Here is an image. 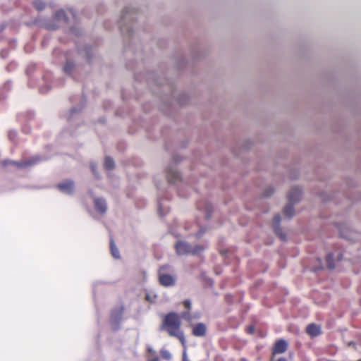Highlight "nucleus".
Masks as SVG:
<instances>
[{
	"label": "nucleus",
	"mask_w": 361,
	"mask_h": 361,
	"mask_svg": "<svg viewBox=\"0 0 361 361\" xmlns=\"http://www.w3.org/2000/svg\"><path fill=\"white\" fill-rule=\"evenodd\" d=\"M47 159L48 158L45 156L35 155L23 161H12V164L20 169H25L35 166L43 161L47 160Z\"/></svg>",
	"instance_id": "obj_5"
},
{
	"label": "nucleus",
	"mask_w": 361,
	"mask_h": 361,
	"mask_svg": "<svg viewBox=\"0 0 361 361\" xmlns=\"http://www.w3.org/2000/svg\"><path fill=\"white\" fill-rule=\"evenodd\" d=\"M207 331V326L202 322H199L194 325L192 333L195 336L203 337L205 336Z\"/></svg>",
	"instance_id": "obj_17"
},
{
	"label": "nucleus",
	"mask_w": 361,
	"mask_h": 361,
	"mask_svg": "<svg viewBox=\"0 0 361 361\" xmlns=\"http://www.w3.org/2000/svg\"><path fill=\"white\" fill-rule=\"evenodd\" d=\"M181 325L180 317L176 312H171L166 314L163 319V327L167 328V331L171 336L178 338L184 344V334L182 331L178 332Z\"/></svg>",
	"instance_id": "obj_3"
},
{
	"label": "nucleus",
	"mask_w": 361,
	"mask_h": 361,
	"mask_svg": "<svg viewBox=\"0 0 361 361\" xmlns=\"http://www.w3.org/2000/svg\"><path fill=\"white\" fill-rule=\"evenodd\" d=\"M90 166L92 173H93L94 176L96 178H99L100 176H99V172H98V171L97 169V163L93 161H92L90 163Z\"/></svg>",
	"instance_id": "obj_28"
},
{
	"label": "nucleus",
	"mask_w": 361,
	"mask_h": 361,
	"mask_svg": "<svg viewBox=\"0 0 361 361\" xmlns=\"http://www.w3.org/2000/svg\"><path fill=\"white\" fill-rule=\"evenodd\" d=\"M54 18L57 21H63L64 23L68 22V17L63 9L56 11L54 15Z\"/></svg>",
	"instance_id": "obj_21"
},
{
	"label": "nucleus",
	"mask_w": 361,
	"mask_h": 361,
	"mask_svg": "<svg viewBox=\"0 0 361 361\" xmlns=\"http://www.w3.org/2000/svg\"><path fill=\"white\" fill-rule=\"evenodd\" d=\"M281 216L279 214L274 215L273 218L272 227L274 233L281 240H286V235L283 233L281 226Z\"/></svg>",
	"instance_id": "obj_8"
},
{
	"label": "nucleus",
	"mask_w": 361,
	"mask_h": 361,
	"mask_svg": "<svg viewBox=\"0 0 361 361\" xmlns=\"http://www.w3.org/2000/svg\"><path fill=\"white\" fill-rule=\"evenodd\" d=\"M134 75L136 80L141 81L142 80V77L140 73L135 72ZM143 80H145V82L150 88H152L153 86L160 88L159 91L152 90V92L154 94L159 95L163 104L162 110L164 111H166L167 109L171 108L175 102L178 104L183 106L186 104L189 100V96L185 92L177 95L173 81L165 77L160 78L157 73H146ZM166 114L168 113L166 112Z\"/></svg>",
	"instance_id": "obj_1"
},
{
	"label": "nucleus",
	"mask_w": 361,
	"mask_h": 361,
	"mask_svg": "<svg viewBox=\"0 0 361 361\" xmlns=\"http://www.w3.org/2000/svg\"><path fill=\"white\" fill-rule=\"evenodd\" d=\"M124 307L123 305L116 307L111 310L110 316V322L114 330H118L120 328V324L122 320Z\"/></svg>",
	"instance_id": "obj_7"
},
{
	"label": "nucleus",
	"mask_w": 361,
	"mask_h": 361,
	"mask_svg": "<svg viewBox=\"0 0 361 361\" xmlns=\"http://www.w3.org/2000/svg\"><path fill=\"white\" fill-rule=\"evenodd\" d=\"M204 210L206 219H209L212 217V214L213 212L212 205L209 202H205L204 205Z\"/></svg>",
	"instance_id": "obj_25"
},
{
	"label": "nucleus",
	"mask_w": 361,
	"mask_h": 361,
	"mask_svg": "<svg viewBox=\"0 0 361 361\" xmlns=\"http://www.w3.org/2000/svg\"><path fill=\"white\" fill-rule=\"evenodd\" d=\"M69 11H70V13H71V15H72L73 17H75V11H74L73 8H70V9H69Z\"/></svg>",
	"instance_id": "obj_46"
},
{
	"label": "nucleus",
	"mask_w": 361,
	"mask_h": 361,
	"mask_svg": "<svg viewBox=\"0 0 361 361\" xmlns=\"http://www.w3.org/2000/svg\"><path fill=\"white\" fill-rule=\"evenodd\" d=\"M207 232V228L201 226L199 228V231L197 232L195 236L197 238H200L203 236V235Z\"/></svg>",
	"instance_id": "obj_34"
},
{
	"label": "nucleus",
	"mask_w": 361,
	"mask_h": 361,
	"mask_svg": "<svg viewBox=\"0 0 361 361\" xmlns=\"http://www.w3.org/2000/svg\"><path fill=\"white\" fill-rule=\"evenodd\" d=\"M110 250L113 257L115 259H120L121 255L118 248L117 247L114 240L112 238L110 240Z\"/></svg>",
	"instance_id": "obj_23"
},
{
	"label": "nucleus",
	"mask_w": 361,
	"mask_h": 361,
	"mask_svg": "<svg viewBox=\"0 0 361 361\" xmlns=\"http://www.w3.org/2000/svg\"><path fill=\"white\" fill-rule=\"evenodd\" d=\"M274 193V188L272 186H268L263 191L262 196L263 197L268 198L270 197Z\"/></svg>",
	"instance_id": "obj_29"
},
{
	"label": "nucleus",
	"mask_w": 361,
	"mask_h": 361,
	"mask_svg": "<svg viewBox=\"0 0 361 361\" xmlns=\"http://www.w3.org/2000/svg\"><path fill=\"white\" fill-rule=\"evenodd\" d=\"M33 6L38 11H42L46 8V4L42 0H36L33 1Z\"/></svg>",
	"instance_id": "obj_27"
},
{
	"label": "nucleus",
	"mask_w": 361,
	"mask_h": 361,
	"mask_svg": "<svg viewBox=\"0 0 361 361\" xmlns=\"http://www.w3.org/2000/svg\"><path fill=\"white\" fill-rule=\"evenodd\" d=\"M47 27L51 30H56L57 28V27L55 25H49Z\"/></svg>",
	"instance_id": "obj_47"
},
{
	"label": "nucleus",
	"mask_w": 361,
	"mask_h": 361,
	"mask_svg": "<svg viewBox=\"0 0 361 361\" xmlns=\"http://www.w3.org/2000/svg\"><path fill=\"white\" fill-rule=\"evenodd\" d=\"M166 173L167 180L169 184H176L181 180V176L174 166H169L166 169Z\"/></svg>",
	"instance_id": "obj_10"
},
{
	"label": "nucleus",
	"mask_w": 361,
	"mask_h": 361,
	"mask_svg": "<svg viewBox=\"0 0 361 361\" xmlns=\"http://www.w3.org/2000/svg\"><path fill=\"white\" fill-rule=\"evenodd\" d=\"M180 317L188 322H191L192 319V317L190 313V310L182 312L180 314Z\"/></svg>",
	"instance_id": "obj_31"
},
{
	"label": "nucleus",
	"mask_w": 361,
	"mask_h": 361,
	"mask_svg": "<svg viewBox=\"0 0 361 361\" xmlns=\"http://www.w3.org/2000/svg\"><path fill=\"white\" fill-rule=\"evenodd\" d=\"M186 145H187L184 143V144L183 145V146H182V147H186Z\"/></svg>",
	"instance_id": "obj_51"
},
{
	"label": "nucleus",
	"mask_w": 361,
	"mask_h": 361,
	"mask_svg": "<svg viewBox=\"0 0 361 361\" xmlns=\"http://www.w3.org/2000/svg\"><path fill=\"white\" fill-rule=\"evenodd\" d=\"M169 206L166 204V200L163 198L158 200V213L160 216H165L169 212Z\"/></svg>",
	"instance_id": "obj_19"
},
{
	"label": "nucleus",
	"mask_w": 361,
	"mask_h": 361,
	"mask_svg": "<svg viewBox=\"0 0 361 361\" xmlns=\"http://www.w3.org/2000/svg\"><path fill=\"white\" fill-rule=\"evenodd\" d=\"M71 31L74 32L76 35H79L80 32L77 28H72Z\"/></svg>",
	"instance_id": "obj_42"
},
{
	"label": "nucleus",
	"mask_w": 361,
	"mask_h": 361,
	"mask_svg": "<svg viewBox=\"0 0 361 361\" xmlns=\"http://www.w3.org/2000/svg\"><path fill=\"white\" fill-rule=\"evenodd\" d=\"M192 54H193L194 59H200L201 57V56H198L197 54L195 53V51H193Z\"/></svg>",
	"instance_id": "obj_45"
},
{
	"label": "nucleus",
	"mask_w": 361,
	"mask_h": 361,
	"mask_svg": "<svg viewBox=\"0 0 361 361\" xmlns=\"http://www.w3.org/2000/svg\"><path fill=\"white\" fill-rule=\"evenodd\" d=\"M160 354L162 358L166 360H170L172 357L171 353L166 349H161L160 350Z\"/></svg>",
	"instance_id": "obj_30"
},
{
	"label": "nucleus",
	"mask_w": 361,
	"mask_h": 361,
	"mask_svg": "<svg viewBox=\"0 0 361 361\" xmlns=\"http://www.w3.org/2000/svg\"><path fill=\"white\" fill-rule=\"evenodd\" d=\"M357 361H361V360H357Z\"/></svg>",
	"instance_id": "obj_53"
},
{
	"label": "nucleus",
	"mask_w": 361,
	"mask_h": 361,
	"mask_svg": "<svg viewBox=\"0 0 361 361\" xmlns=\"http://www.w3.org/2000/svg\"><path fill=\"white\" fill-rule=\"evenodd\" d=\"M326 262L329 269H333L335 267L334 255L332 253H328L326 257Z\"/></svg>",
	"instance_id": "obj_26"
},
{
	"label": "nucleus",
	"mask_w": 361,
	"mask_h": 361,
	"mask_svg": "<svg viewBox=\"0 0 361 361\" xmlns=\"http://www.w3.org/2000/svg\"><path fill=\"white\" fill-rule=\"evenodd\" d=\"M146 299L148 300L149 299V297L148 295H146Z\"/></svg>",
	"instance_id": "obj_50"
},
{
	"label": "nucleus",
	"mask_w": 361,
	"mask_h": 361,
	"mask_svg": "<svg viewBox=\"0 0 361 361\" xmlns=\"http://www.w3.org/2000/svg\"><path fill=\"white\" fill-rule=\"evenodd\" d=\"M183 304L184 307L188 310H190L191 309L192 302L191 300L189 299H186L183 302Z\"/></svg>",
	"instance_id": "obj_36"
},
{
	"label": "nucleus",
	"mask_w": 361,
	"mask_h": 361,
	"mask_svg": "<svg viewBox=\"0 0 361 361\" xmlns=\"http://www.w3.org/2000/svg\"><path fill=\"white\" fill-rule=\"evenodd\" d=\"M294 204V203L288 202V204L283 208L284 215L289 219L292 218L295 214Z\"/></svg>",
	"instance_id": "obj_22"
},
{
	"label": "nucleus",
	"mask_w": 361,
	"mask_h": 361,
	"mask_svg": "<svg viewBox=\"0 0 361 361\" xmlns=\"http://www.w3.org/2000/svg\"><path fill=\"white\" fill-rule=\"evenodd\" d=\"M300 196L301 189L298 187H293L288 195V202L295 204L300 200Z\"/></svg>",
	"instance_id": "obj_16"
},
{
	"label": "nucleus",
	"mask_w": 361,
	"mask_h": 361,
	"mask_svg": "<svg viewBox=\"0 0 361 361\" xmlns=\"http://www.w3.org/2000/svg\"><path fill=\"white\" fill-rule=\"evenodd\" d=\"M77 51L79 56L84 58L87 63H91L92 62L94 52L91 45L87 44H77Z\"/></svg>",
	"instance_id": "obj_6"
},
{
	"label": "nucleus",
	"mask_w": 361,
	"mask_h": 361,
	"mask_svg": "<svg viewBox=\"0 0 361 361\" xmlns=\"http://www.w3.org/2000/svg\"><path fill=\"white\" fill-rule=\"evenodd\" d=\"M288 348V343L286 340L281 338L277 340L273 348L274 354H281L283 353Z\"/></svg>",
	"instance_id": "obj_15"
},
{
	"label": "nucleus",
	"mask_w": 361,
	"mask_h": 361,
	"mask_svg": "<svg viewBox=\"0 0 361 361\" xmlns=\"http://www.w3.org/2000/svg\"><path fill=\"white\" fill-rule=\"evenodd\" d=\"M306 332L309 336L313 338L320 335L322 334V329L319 325L311 323L307 326Z\"/></svg>",
	"instance_id": "obj_18"
},
{
	"label": "nucleus",
	"mask_w": 361,
	"mask_h": 361,
	"mask_svg": "<svg viewBox=\"0 0 361 361\" xmlns=\"http://www.w3.org/2000/svg\"><path fill=\"white\" fill-rule=\"evenodd\" d=\"M128 69L134 70V66L131 62H128L126 65Z\"/></svg>",
	"instance_id": "obj_41"
},
{
	"label": "nucleus",
	"mask_w": 361,
	"mask_h": 361,
	"mask_svg": "<svg viewBox=\"0 0 361 361\" xmlns=\"http://www.w3.org/2000/svg\"><path fill=\"white\" fill-rule=\"evenodd\" d=\"M85 104L86 99L82 97L80 102V104L77 106H74L70 109L66 118L68 121L70 123L72 122Z\"/></svg>",
	"instance_id": "obj_11"
},
{
	"label": "nucleus",
	"mask_w": 361,
	"mask_h": 361,
	"mask_svg": "<svg viewBox=\"0 0 361 361\" xmlns=\"http://www.w3.org/2000/svg\"><path fill=\"white\" fill-rule=\"evenodd\" d=\"M12 89V82L7 80L1 87H0V100L3 101L6 98V92L11 91Z\"/></svg>",
	"instance_id": "obj_20"
},
{
	"label": "nucleus",
	"mask_w": 361,
	"mask_h": 361,
	"mask_svg": "<svg viewBox=\"0 0 361 361\" xmlns=\"http://www.w3.org/2000/svg\"><path fill=\"white\" fill-rule=\"evenodd\" d=\"M114 166L115 163L114 159L110 157H106L104 163V167L105 169L107 171H111L114 169Z\"/></svg>",
	"instance_id": "obj_24"
},
{
	"label": "nucleus",
	"mask_w": 361,
	"mask_h": 361,
	"mask_svg": "<svg viewBox=\"0 0 361 361\" xmlns=\"http://www.w3.org/2000/svg\"><path fill=\"white\" fill-rule=\"evenodd\" d=\"M137 9L133 6L126 7L123 11L121 16L118 21L119 30L125 37L124 51L133 52L135 56V60L142 58V47L135 44V37L134 33V23L137 19Z\"/></svg>",
	"instance_id": "obj_2"
},
{
	"label": "nucleus",
	"mask_w": 361,
	"mask_h": 361,
	"mask_svg": "<svg viewBox=\"0 0 361 361\" xmlns=\"http://www.w3.org/2000/svg\"><path fill=\"white\" fill-rule=\"evenodd\" d=\"M186 64V60L184 57H180L177 61L176 62V66L177 68L180 69L183 67L185 66Z\"/></svg>",
	"instance_id": "obj_32"
},
{
	"label": "nucleus",
	"mask_w": 361,
	"mask_h": 361,
	"mask_svg": "<svg viewBox=\"0 0 361 361\" xmlns=\"http://www.w3.org/2000/svg\"><path fill=\"white\" fill-rule=\"evenodd\" d=\"M159 281L161 285L169 287L175 284V279L169 274H159Z\"/></svg>",
	"instance_id": "obj_14"
},
{
	"label": "nucleus",
	"mask_w": 361,
	"mask_h": 361,
	"mask_svg": "<svg viewBox=\"0 0 361 361\" xmlns=\"http://www.w3.org/2000/svg\"><path fill=\"white\" fill-rule=\"evenodd\" d=\"M50 89V85L46 84L44 86L40 87L39 91L42 94H47Z\"/></svg>",
	"instance_id": "obj_35"
},
{
	"label": "nucleus",
	"mask_w": 361,
	"mask_h": 361,
	"mask_svg": "<svg viewBox=\"0 0 361 361\" xmlns=\"http://www.w3.org/2000/svg\"><path fill=\"white\" fill-rule=\"evenodd\" d=\"M17 137V131L15 130H10L8 133V137L11 142H15Z\"/></svg>",
	"instance_id": "obj_33"
},
{
	"label": "nucleus",
	"mask_w": 361,
	"mask_h": 361,
	"mask_svg": "<svg viewBox=\"0 0 361 361\" xmlns=\"http://www.w3.org/2000/svg\"><path fill=\"white\" fill-rule=\"evenodd\" d=\"M2 164L4 166H6L8 164H12V160L6 159L2 161Z\"/></svg>",
	"instance_id": "obj_39"
},
{
	"label": "nucleus",
	"mask_w": 361,
	"mask_h": 361,
	"mask_svg": "<svg viewBox=\"0 0 361 361\" xmlns=\"http://www.w3.org/2000/svg\"><path fill=\"white\" fill-rule=\"evenodd\" d=\"M95 210L100 214H104L107 211V203L104 198L95 197L93 198Z\"/></svg>",
	"instance_id": "obj_12"
},
{
	"label": "nucleus",
	"mask_w": 361,
	"mask_h": 361,
	"mask_svg": "<svg viewBox=\"0 0 361 361\" xmlns=\"http://www.w3.org/2000/svg\"><path fill=\"white\" fill-rule=\"evenodd\" d=\"M97 283H94L93 284V293H94H94H95V287H96Z\"/></svg>",
	"instance_id": "obj_48"
},
{
	"label": "nucleus",
	"mask_w": 361,
	"mask_h": 361,
	"mask_svg": "<svg viewBox=\"0 0 361 361\" xmlns=\"http://www.w3.org/2000/svg\"><path fill=\"white\" fill-rule=\"evenodd\" d=\"M155 183H156V186H157V189L159 190H162L161 186L160 183L157 182V180H155Z\"/></svg>",
	"instance_id": "obj_44"
},
{
	"label": "nucleus",
	"mask_w": 361,
	"mask_h": 361,
	"mask_svg": "<svg viewBox=\"0 0 361 361\" xmlns=\"http://www.w3.org/2000/svg\"><path fill=\"white\" fill-rule=\"evenodd\" d=\"M174 248L178 256H184L188 255H197L204 250V247L200 245L192 246L186 240H179L175 245Z\"/></svg>",
	"instance_id": "obj_4"
},
{
	"label": "nucleus",
	"mask_w": 361,
	"mask_h": 361,
	"mask_svg": "<svg viewBox=\"0 0 361 361\" xmlns=\"http://www.w3.org/2000/svg\"><path fill=\"white\" fill-rule=\"evenodd\" d=\"M173 161L175 164H178L179 162H180L182 161V158L179 155H175L173 157Z\"/></svg>",
	"instance_id": "obj_37"
},
{
	"label": "nucleus",
	"mask_w": 361,
	"mask_h": 361,
	"mask_svg": "<svg viewBox=\"0 0 361 361\" xmlns=\"http://www.w3.org/2000/svg\"><path fill=\"white\" fill-rule=\"evenodd\" d=\"M150 361H160V360L158 357H154V358L152 359Z\"/></svg>",
	"instance_id": "obj_49"
},
{
	"label": "nucleus",
	"mask_w": 361,
	"mask_h": 361,
	"mask_svg": "<svg viewBox=\"0 0 361 361\" xmlns=\"http://www.w3.org/2000/svg\"><path fill=\"white\" fill-rule=\"evenodd\" d=\"M197 207H198V209H202V207H201V206H200V204H198V206H197Z\"/></svg>",
	"instance_id": "obj_52"
},
{
	"label": "nucleus",
	"mask_w": 361,
	"mask_h": 361,
	"mask_svg": "<svg viewBox=\"0 0 361 361\" xmlns=\"http://www.w3.org/2000/svg\"><path fill=\"white\" fill-rule=\"evenodd\" d=\"M76 69L75 62L71 59H66L64 65L63 66V72L67 75L72 76Z\"/></svg>",
	"instance_id": "obj_13"
},
{
	"label": "nucleus",
	"mask_w": 361,
	"mask_h": 361,
	"mask_svg": "<svg viewBox=\"0 0 361 361\" xmlns=\"http://www.w3.org/2000/svg\"><path fill=\"white\" fill-rule=\"evenodd\" d=\"M57 188L65 195H73L74 193L75 183L73 180L66 179L58 183Z\"/></svg>",
	"instance_id": "obj_9"
},
{
	"label": "nucleus",
	"mask_w": 361,
	"mask_h": 361,
	"mask_svg": "<svg viewBox=\"0 0 361 361\" xmlns=\"http://www.w3.org/2000/svg\"><path fill=\"white\" fill-rule=\"evenodd\" d=\"M182 361H190L189 359L188 358V355H187V352L186 350H184L183 352V355H182Z\"/></svg>",
	"instance_id": "obj_38"
},
{
	"label": "nucleus",
	"mask_w": 361,
	"mask_h": 361,
	"mask_svg": "<svg viewBox=\"0 0 361 361\" xmlns=\"http://www.w3.org/2000/svg\"><path fill=\"white\" fill-rule=\"evenodd\" d=\"M247 332L249 334H253L255 332V327L253 326H250L247 328Z\"/></svg>",
	"instance_id": "obj_40"
},
{
	"label": "nucleus",
	"mask_w": 361,
	"mask_h": 361,
	"mask_svg": "<svg viewBox=\"0 0 361 361\" xmlns=\"http://www.w3.org/2000/svg\"><path fill=\"white\" fill-rule=\"evenodd\" d=\"M147 351L149 353H155V351L154 350V349L152 348V347L151 346H148L147 347Z\"/></svg>",
	"instance_id": "obj_43"
}]
</instances>
